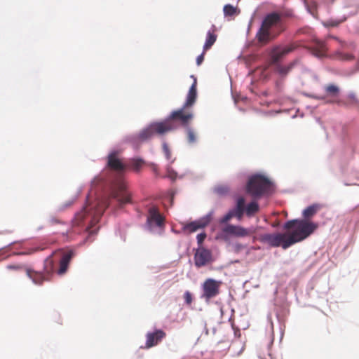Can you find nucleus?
I'll return each mask as SVG.
<instances>
[{"instance_id":"1","label":"nucleus","mask_w":359,"mask_h":359,"mask_svg":"<svg viewBox=\"0 0 359 359\" xmlns=\"http://www.w3.org/2000/svg\"><path fill=\"white\" fill-rule=\"evenodd\" d=\"M74 256L75 252L72 250H57L45 259L43 272L29 268H25V272L34 283L41 285L44 281L49 280L54 272L59 276L65 275Z\"/></svg>"},{"instance_id":"2","label":"nucleus","mask_w":359,"mask_h":359,"mask_svg":"<svg viewBox=\"0 0 359 359\" xmlns=\"http://www.w3.org/2000/svg\"><path fill=\"white\" fill-rule=\"evenodd\" d=\"M108 200L99 202L96 207L85 206L80 212H77L72 220V227H81L83 223L89 219V224L83 229V231L88 233V235L95 234L98 229H93V227L99 222L104 210L109 205Z\"/></svg>"},{"instance_id":"3","label":"nucleus","mask_w":359,"mask_h":359,"mask_svg":"<svg viewBox=\"0 0 359 359\" xmlns=\"http://www.w3.org/2000/svg\"><path fill=\"white\" fill-rule=\"evenodd\" d=\"M196 79L191 86L187 99L182 107L171 112L170 116L165 121H169L176 128L174 121H178L184 127H187L194 118L192 107L196 102L197 97Z\"/></svg>"},{"instance_id":"4","label":"nucleus","mask_w":359,"mask_h":359,"mask_svg":"<svg viewBox=\"0 0 359 359\" xmlns=\"http://www.w3.org/2000/svg\"><path fill=\"white\" fill-rule=\"evenodd\" d=\"M283 227L286 230L294 228L291 233H287L288 241L284 246L290 247L309 237L318 228V224L306 219H292L285 222Z\"/></svg>"},{"instance_id":"5","label":"nucleus","mask_w":359,"mask_h":359,"mask_svg":"<svg viewBox=\"0 0 359 359\" xmlns=\"http://www.w3.org/2000/svg\"><path fill=\"white\" fill-rule=\"evenodd\" d=\"M271 189V181L261 175L250 177L246 186L247 192L254 198H260L269 194Z\"/></svg>"},{"instance_id":"6","label":"nucleus","mask_w":359,"mask_h":359,"mask_svg":"<svg viewBox=\"0 0 359 359\" xmlns=\"http://www.w3.org/2000/svg\"><path fill=\"white\" fill-rule=\"evenodd\" d=\"M175 129V127L169 121L154 122L142 130L137 135V138L140 141H146L155 134L163 135Z\"/></svg>"},{"instance_id":"7","label":"nucleus","mask_w":359,"mask_h":359,"mask_svg":"<svg viewBox=\"0 0 359 359\" xmlns=\"http://www.w3.org/2000/svg\"><path fill=\"white\" fill-rule=\"evenodd\" d=\"M299 46L298 42H292L287 45H273L268 52L269 65H278L286 55L297 50Z\"/></svg>"},{"instance_id":"8","label":"nucleus","mask_w":359,"mask_h":359,"mask_svg":"<svg viewBox=\"0 0 359 359\" xmlns=\"http://www.w3.org/2000/svg\"><path fill=\"white\" fill-rule=\"evenodd\" d=\"M324 91L325 94L323 95H313L312 97L318 100H324L326 103L337 104L342 107L348 106L347 102L339 98L340 88L337 85L328 84L324 87Z\"/></svg>"},{"instance_id":"9","label":"nucleus","mask_w":359,"mask_h":359,"mask_svg":"<svg viewBox=\"0 0 359 359\" xmlns=\"http://www.w3.org/2000/svg\"><path fill=\"white\" fill-rule=\"evenodd\" d=\"M259 240L273 248L281 246L285 250L289 248L284 247L288 241L287 233H264L259 236Z\"/></svg>"},{"instance_id":"10","label":"nucleus","mask_w":359,"mask_h":359,"mask_svg":"<svg viewBox=\"0 0 359 359\" xmlns=\"http://www.w3.org/2000/svg\"><path fill=\"white\" fill-rule=\"evenodd\" d=\"M110 199H115L120 208L131 202L130 194L128 191L127 186L124 182L118 184L117 187L112 191Z\"/></svg>"},{"instance_id":"11","label":"nucleus","mask_w":359,"mask_h":359,"mask_svg":"<svg viewBox=\"0 0 359 359\" xmlns=\"http://www.w3.org/2000/svg\"><path fill=\"white\" fill-rule=\"evenodd\" d=\"M222 282L212 278H207L202 284V297L208 300L219 294Z\"/></svg>"},{"instance_id":"12","label":"nucleus","mask_w":359,"mask_h":359,"mask_svg":"<svg viewBox=\"0 0 359 359\" xmlns=\"http://www.w3.org/2000/svg\"><path fill=\"white\" fill-rule=\"evenodd\" d=\"M256 232L254 227L244 228L241 226L227 224L222 229V233L226 236H234L236 237H245L251 236Z\"/></svg>"},{"instance_id":"13","label":"nucleus","mask_w":359,"mask_h":359,"mask_svg":"<svg viewBox=\"0 0 359 359\" xmlns=\"http://www.w3.org/2000/svg\"><path fill=\"white\" fill-rule=\"evenodd\" d=\"M194 259L196 267L205 266L212 262V252L201 246L196 250Z\"/></svg>"},{"instance_id":"14","label":"nucleus","mask_w":359,"mask_h":359,"mask_svg":"<svg viewBox=\"0 0 359 359\" xmlns=\"http://www.w3.org/2000/svg\"><path fill=\"white\" fill-rule=\"evenodd\" d=\"M283 30L275 34L271 30H269L261 25L255 36L257 44L260 46L268 44L270 41L274 40Z\"/></svg>"},{"instance_id":"15","label":"nucleus","mask_w":359,"mask_h":359,"mask_svg":"<svg viewBox=\"0 0 359 359\" xmlns=\"http://www.w3.org/2000/svg\"><path fill=\"white\" fill-rule=\"evenodd\" d=\"M147 223L150 227L153 225L160 228L164 226L165 218L156 206H151L149 208Z\"/></svg>"},{"instance_id":"16","label":"nucleus","mask_w":359,"mask_h":359,"mask_svg":"<svg viewBox=\"0 0 359 359\" xmlns=\"http://www.w3.org/2000/svg\"><path fill=\"white\" fill-rule=\"evenodd\" d=\"M166 337V333L162 330H156L154 332H148L146 334V343L141 348L149 349L157 346Z\"/></svg>"},{"instance_id":"17","label":"nucleus","mask_w":359,"mask_h":359,"mask_svg":"<svg viewBox=\"0 0 359 359\" xmlns=\"http://www.w3.org/2000/svg\"><path fill=\"white\" fill-rule=\"evenodd\" d=\"M208 223L209 220L203 218L190 223L182 224V231L186 233H191L196 232L198 229H203L208 224Z\"/></svg>"},{"instance_id":"18","label":"nucleus","mask_w":359,"mask_h":359,"mask_svg":"<svg viewBox=\"0 0 359 359\" xmlns=\"http://www.w3.org/2000/svg\"><path fill=\"white\" fill-rule=\"evenodd\" d=\"M309 50L311 52V53L318 57V58H323V57H328L327 55V47L325 42L316 40L313 42V44L309 47Z\"/></svg>"},{"instance_id":"19","label":"nucleus","mask_w":359,"mask_h":359,"mask_svg":"<svg viewBox=\"0 0 359 359\" xmlns=\"http://www.w3.org/2000/svg\"><path fill=\"white\" fill-rule=\"evenodd\" d=\"M280 22V21L278 13L273 12L267 14L264 17L261 25L269 30H271L273 27L276 26Z\"/></svg>"},{"instance_id":"20","label":"nucleus","mask_w":359,"mask_h":359,"mask_svg":"<svg viewBox=\"0 0 359 359\" xmlns=\"http://www.w3.org/2000/svg\"><path fill=\"white\" fill-rule=\"evenodd\" d=\"M107 165L109 168L116 171H123L125 169V165L117 157V153L115 151L109 154Z\"/></svg>"},{"instance_id":"21","label":"nucleus","mask_w":359,"mask_h":359,"mask_svg":"<svg viewBox=\"0 0 359 359\" xmlns=\"http://www.w3.org/2000/svg\"><path fill=\"white\" fill-rule=\"evenodd\" d=\"M243 316H237V319L235 318V316H231L229 321L231 324L232 328L235 331V334L241 330H246L248 327V323L242 319Z\"/></svg>"},{"instance_id":"22","label":"nucleus","mask_w":359,"mask_h":359,"mask_svg":"<svg viewBox=\"0 0 359 359\" xmlns=\"http://www.w3.org/2000/svg\"><path fill=\"white\" fill-rule=\"evenodd\" d=\"M230 341L229 339H224L219 341L215 346L212 353L214 354L219 353V358H221L226 355L228 349L230 347Z\"/></svg>"},{"instance_id":"23","label":"nucleus","mask_w":359,"mask_h":359,"mask_svg":"<svg viewBox=\"0 0 359 359\" xmlns=\"http://www.w3.org/2000/svg\"><path fill=\"white\" fill-rule=\"evenodd\" d=\"M297 63V60H294L287 65H282L280 63L274 65L276 66L275 72L280 76L285 77L287 74L294 68Z\"/></svg>"},{"instance_id":"24","label":"nucleus","mask_w":359,"mask_h":359,"mask_svg":"<svg viewBox=\"0 0 359 359\" xmlns=\"http://www.w3.org/2000/svg\"><path fill=\"white\" fill-rule=\"evenodd\" d=\"M245 199L243 197L238 198L235 210H232L233 217H236L238 220H241L243 216L245 211Z\"/></svg>"},{"instance_id":"25","label":"nucleus","mask_w":359,"mask_h":359,"mask_svg":"<svg viewBox=\"0 0 359 359\" xmlns=\"http://www.w3.org/2000/svg\"><path fill=\"white\" fill-rule=\"evenodd\" d=\"M212 30L208 31L207 33V37L205 42V44L203 46L204 52H206L208 50H209L212 46L215 43L217 36L215 33V26L212 25Z\"/></svg>"},{"instance_id":"26","label":"nucleus","mask_w":359,"mask_h":359,"mask_svg":"<svg viewBox=\"0 0 359 359\" xmlns=\"http://www.w3.org/2000/svg\"><path fill=\"white\" fill-rule=\"evenodd\" d=\"M332 59L339 60L341 61H351L353 60L355 57L353 54L345 53L341 51L337 50L330 56Z\"/></svg>"},{"instance_id":"27","label":"nucleus","mask_w":359,"mask_h":359,"mask_svg":"<svg viewBox=\"0 0 359 359\" xmlns=\"http://www.w3.org/2000/svg\"><path fill=\"white\" fill-rule=\"evenodd\" d=\"M320 206L318 204H313L309 207H307L304 211H303V217L305 219H309L314 216L318 211L320 210Z\"/></svg>"},{"instance_id":"28","label":"nucleus","mask_w":359,"mask_h":359,"mask_svg":"<svg viewBox=\"0 0 359 359\" xmlns=\"http://www.w3.org/2000/svg\"><path fill=\"white\" fill-rule=\"evenodd\" d=\"M223 12L225 17L238 15L240 13L239 9L231 4L225 5L223 8Z\"/></svg>"},{"instance_id":"29","label":"nucleus","mask_w":359,"mask_h":359,"mask_svg":"<svg viewBox=\"0 0 359 359\" xmlns=\"http://www.w3.org/2000/svg\"><path fill=\"white\" fill-rule=\"evenodd\" d=\"M259 204L255 201L250 203L246 208H245V211L248 217L253 216L259 212Z\"/></svg>"},{"instance_id":"30","label":"nucleus","mask_w":359,"mask_h":359,"mask_svg":"<svg viewBox=\"0 0 359 359\" xmlns=\"http://www.w3.org/2000/svg\"><path fill=\"white\" fill-rule=\"evenodd\" d=\"M279 15L280 21L283 18H292L294 17V12L292 9L290 8H283L279 12H277Z\"/></svg>"},{"instance_id":"31","label":"nucleus","mask_w":359,"mask_h":359,"mask_svg":"<svg viewBox=\"0 0 359 359\" xmlns=\"http://www.w3.org/2000/svg\"><path fill=\"white\" fill-rule=\"evenodd\" d=\"M187 141L189 144H194L196 142V134L193 128L187 127L186 129Z\"/></svg>"},{"instance_id":"32","label":"nucleus","mask_w":359,"mask_h":359,"mask_svg":"<svg viewBox=\"0 0 359 359\" xmlns=\"http://www.w3.org/2000/svg\"><path fill=\"white\" fill-rule=\"evenodd\" d=\"M344 101L348 103V106L346 107H348L351 105L357 104L359 102L358 99L354 93H349L347 96V100Z\"/></svg>"},{"instance_id":"33","label":"nucleus","mask_w":359,"mask_h":359,"mask_svg":"<svg viewBox=\"0 0 359 359\" xmlns=\"http://www.w3.org/2000/svg\"><path fill=\"white\" fill-rule=\"evenodd\" d=\"M183 299L187 306H191L194 300V297L190 291L187 290L183 294Z\"/></svg>"},{"instance_id":"34","label":"nucleus","mask_w":359,"mask_h":359,"mask_svg":"<svg viewBox=\"0 0 359 359\" xmlns=\"http://www.w3.org/2000/svg\"><path fill=\"white\" fill-rule=\"evenodd\" d=\"M25 268H27L25 265L22 264H8L6 266V269L8 270H13L16 271H25Z\"/></svg>"},{"instance_id":"35","label":"nucleus","mask_w":359,"mask_h":359,"mask_svg":"<svg viewBox=\"0 0 359 359\" xmlns=\"http://www.w3.org/2000/svg\"><path fill=\"white\" fill-rule=\"evenodd\" d=\"M162 149H163V151L165 156V158L168 160H170L171 158V151L166 142H163Z\"/></svg>"},{"instance_id":"36","label":"nucleus","mask_w":359,"mask_h":359,"mask_svg":"<svg viewBox=\"0 0 359 359\" xmlns=\"http://www.w3.org/2000/svg\"><path fill=\"white\" fill-rule=\"evenodd\" d=\"M346 20V18L341 20H330L327 21L326 25L329 27H337Z\"/></svg>"},{"instance_id":"37","label":"nucleus","mask_w":359,"mask_h":359,"mask_svg":"<svg viewBox=\"0 0 359 359\" xmlns=\"http://www.w3.org/2000/svg\"><path fill=\"white\" fill-rule=\"evenodd\" d=\"M143 164V160L140 158L133 159L132 161V166L135 170H139V169L142 166Z\"/></svg>"},{"instance_id":"38","label":"nucleus","mask_w":359,"mask_h":359,"mask_svg":"<svg viewBox=\"0 0 359 359\" xmlns=\"http://www.w3.org/2000/svg\"><path fill=\"white\" fill-rule=\"evenodd\" d=\"M233 217V212H231V211H230L226 215H225L222 218L220 219L219 222L221 224H225L228 222Z\"/></svg>"},{"instance_id":"39","label":"nucleus","mask_w":359,"mask_h":359,"mask_svg":"<svg viewBox=\"0 0 359 359\" xmlns=\"http://www.w3.org/2000/svg\"><path fill=\"white\" fill-rule=\"evenodd\" d=\"M205 238H206V234L205 233H199L197 235L196 238H197V242L199 245H201L203 243Z\"/></svg>"},{"instance_id":"40","label":"nucleus","mask_w":359,"mask_h":359,"mask_svg":"<svg viewBox=\"0 0 359 359\" xmlns=\"http://www.w3.org/2000/svg\"><path fill=\"white\" fill-rule=\"evenodd\" d=\"M205 53V52H204V50H203V53L197 57V58H196L197 65H198V66L201 65L202 64V62H203Z\"/></svg>"},{"instance_id":"41","label":"nucleus","mask_w":359,"mask_h":359,"mask_svg":"<svg viewBox=\"0 0 359 359\" xmlns=\"http://www.w3.org/2000/svg\"><path fill=\"white\" fill-rule=\"evenodd\" d=\"M49 222L50 224H55L60 223V221L59 220V219H57L55 217H51L49 219Z\"/></svg>"},{"instance_id":"42","label":"nucleus","mask_w":359,"mask_h":359,"mask_svg":"<svg viewBox=\"0 0 359 359\" xmlns=\"http://www.w3.org/2000/svg\"><path fill=\"white\" fill-rule=\"evenodd\" d=\"M245 344H241V349L238 352L235 353L234 355L239 356L245 350Z\"/></svg>"},{"instance_id":"43","label":"nucleus","mask_w":359,"mask_h":359,"mask_svg":"<svg viewBox=\"0 0 359 359\" xmlns=\"http://www.w3.org/2000/svg\"><path fill=\"white\" fill-rule=\"evenodd\" d=\"M334 39H336L337 41H338L343 47H346V43L344 42V41H340L337 37H333Z\"/></svg>"},{"instance_id":"44","label":"nucleus","mask_w":359,"mask_h":359,"mask_svg":"<svg viewBox=\"0 0 359 359\" xmlns=\"http://www.w3.org/2000/svg\"><path fill=\"white\" fill-rule=\"evenodd\" d=\"M20 255H26L25 252H20Z\"/></svg>"}]
</instances>
